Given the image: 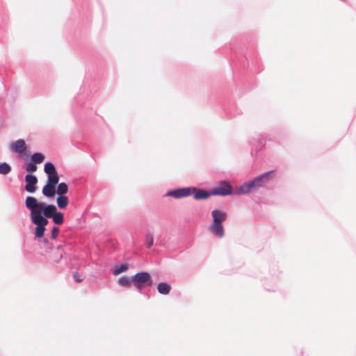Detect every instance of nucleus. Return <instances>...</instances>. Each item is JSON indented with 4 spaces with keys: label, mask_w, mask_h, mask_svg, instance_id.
Listing matches in <instances>:
<instances>
[{
    "label": "nucleus",
    "mask_w": 356,
    "mask_h": 356,
    "mask_svg": "<svg viewBox=\"0 0 356 356\" xmlns=\"http://www.w3.org/2000/svg\"><path fill=\"white\" fill-rule=\"evenodd\" d=\"M232 188L227 181H220L218 186L212 188L210 191L203 189H197L195 187L182 188L174 191H168L167 196H170L175 199L188 197L193 195L196 200L207 199L211 195L225 196L231 194Z\"/></svg>",
    "instance_id": "obj_1"
},
{
    "label": "nucleus",
    "mask_w": 356,
    "mask_h": 356,
    "mask_svg": "<svg viewBox=\"0 0 356 356\" xmlns=\"http://www.w3.org/2000/svg\"><path fill=\"white\" fill-rule=\"evenodd\" d=\"M26 205L31 211L32 222L37 225L35 229V237L42 238L48 223V220L42 216V204L38 202H26Z\"/></svg>",
    "instance_id": "obj_2"
},
{
    "label": "nucleus",
    "mask_w": 356,
    "mask_h": 356,
    "mask_svg": "<svg viewBox=\"0 0 356 356\" xmlns=\"http://www.w3.org/2000/svg\"><path fill=\"white\" fill-rule=\"evenodd\" d=\"M275 176L276 172L275 170H271L265 172L255 177L253 180L241 185L240 187L238 188L237 193H248L252 191V190H255L260 187H263L266 184H268L271 179H273Z\"/></svg>",
    "instance_id": "obj_3"
},
{
    "label": "nucleus",
    "mask_w": 356,
    "mask_h": 356,
    "mask_svg": "<svg viewBox=\"0 0 356 356\" xmlns=\"http://www.w3.org/2000/svg\"><path fill=\"white\" fill-rule=\"evenodd\" d=\"M213 222L209 227V230L218 238H222L225 235L222 222L227 218V213L220 210H213L211 213Z\"/></svg>",
    "instance_id": "obj_4"
},
{
    "label": "nucleus",
    "mask_w": 356,
    "mask_h": 356,
    "mask_svg": "<svg viewBox=\"0 0 356 356\" xmlns=\"http://www.w3.org/2000/svg\"><path fill=\"white\" fill-rule=\"evenodd\" d=\"M134 278V284L138 290H141L145 283H147L149 286H151L152 284V280L149 273L147 272H142L136 273L133 276Z\"/></svg>",
    "instance_id": "obj_5"
},
{
    "label": "nucleus",
    "mask_w": 356,
    "mask_h": 356,
    "mask_svg": "<svg viewBox=\"0 0 356 356\" xmlns=\"http://www.w3.org/2000/svg\"><path fill=\"white\" fill-rule=\"evenodd\" d=\"M58 180L55 177H48L47 184L43 187L42 193L49 198H52L56 193V186Z\"/></svg>",
    "instance_id": "obj_6"
},
{
    "label": "nucleus",
    "mask_w": 356,
    "mask_h": 356,
    "mask_svg": "<svg viewBox=\"0 0 356 356\" xmlns=\"http://www.w3.org/2000/svg\"><path fill=\"white\" fill-rule=\"evenodd\" d=\"M26 149L27 145L23 139H19L10 144L11 151L15 153H24Z\"/></svg>",
    "instance_id": "obj_7"
},
{
    "label": "nucleus",
    "mask_w": 356,
    "mask_h": 356,
    "mask_svg": "<svg viewBox=\"0 0 356 356\" xmlns=\"http://www.w3.org/2000/svg\"><path fill=\"white\" fill-rule=\"evenodd\" d=\"M26 186L25 188L28 192L33 193L35 190V185L38 182V179L32 175H27L25 177Z\"/></svg>",
    "instance_id": "obj_8"
},
{
    "label": "nucleus",
    "mask_w": 356,
    "mask_h": 356,
    "mask_svg": "<svg viewBox=\"0 0 356 356\" xmlns=\"http://www.w3.org/2000/svg\"><path fill=\"white\" fill-rule=\"evenodd\" d=\"M68 191V186L65 183H60L58 184L57 189L56 190V193L58 195L56 200H67L68 197L65 196Z\"/></svg>",
    "instance_id": "obj_9"
},
{
    "label": "nucleus",
    "mask_w": 356,
    "mask_h": 356,
    "mask_svg": "<svg viewBox=\"0 0 356 356\" xmlns=\"http://www.w3.org/2000/svg\"><path fill=\"white\" fill-rule=\"evenodd\" d=\"M44 170L48 174V177H55L56 179L59 180L58 173L53 163L49 162L45 163Z\"/></svg>",
    "instance_id": "obj_10"
},
{
    "label": "nucleus",
    "mask_w": 356,
    "mask_h": 356,
    "mask_svg": "<svg viewBox=\"0 0 356 356\" xmlns=\"http://www.w3.org/2000/svg\"><path fill=\"white\" fill-rule=\"evenodd\" d=\"M42 211H43L45 217L51 218L57 212V209L54 205L49 204L45 207H42Z\"/></svg>",
    "instance_id": "obj_11"
},
{
    "label": "nucleus",
    "mask_w": 356,
    "mask_h": 356,
    "mask_svg": "<svg viewBox=\"0 0 356 356\" xmlns=\"http://www.w3.org/2000/svg\"><path fill=\"white\" fill-rule=\"evenodd\" d=\"M118 284L124 287H130L131 283H134L133 277H129L127 276L120 277L118 282Z\"/></svg>",
    "instance_id": "obj_12"
},
{
    "label": "nucleus",
    "mask_w": 356,
    "mask_h": 356,
    "mask_svg": "<svg viewBox=\"0 0 356 356\" xmlns=\"http://www.w3.org/2000/svg\"><path fill=\"white\" fill-rule=\"evenodd\" d=\"M171 286L165 282H161L158 285V291L161 294L167 295L170 293Z\"/></svg>",
    "instance_id": "obj_13"
},
{
    "label": "nucleus",
    "mask_w": 356,
    "mask_h": 356,
    "mask_svg": "<svg viewBox=\"0 0 356 356\" xmlns=\"http://www.w3.org/2000/svg\"><path fill=\"white\" fill-rule=\"evenodd\" d=\"M44 160V156L42 153H35L31 156V161L35 164L42 163Z\"/></svg>",
    "instance_id": "obj_14"
},
{
    "label": "nucleus",
    "mask_w": 356,
    "mask_h": 356,
    "mask_svg": "<svg viewBox=\"0 0 356 356\" xmlns=\"http://www.w3.org/2000/svg\"><path fill=\"white\" fill-rule=\"evenodd\" d=\"M51 218L56 225H62L64 222L63 214L60 212H56Z\"/></svg>",
    "instance_id": "obj_15"
},
{
    "label": "nucleus",
    "mask_w": 356,
    "mask_h": 356,
    "mask_svg": "<svg viewBox=\"0 0 356 356\" xmlns=\"http://www.w3.org/2000/svg\"><path fill=\"white\" fill-rule=\"evenodd\" d=\"M128 268H129V266L127 264L116 266L113 271V274L115 275H118L126 271L128 269Z\"/></svg>",
    "instance_id": "obj_16"
},
{
    "label": "nucleus",
    "mask_w": 356,
    "mask_h": 356,
    "mask_svg": "<svg viewBox=\"0 0 356 356\" xmlns=\"http://www.w3.org/2000/svg\"><path fill=\"white\" fill-rule=\"evenodd\" d=\"M11 170L10 166L6 163H2L0 164V174L7 175Z\"/></svg>",
    "instance_id": "obj_17"
},
{
    "label": "nucleus",
    "mask_w": 356,
    "mask_h": 356,
    "mask_svg": "<svg viewBox=\"0 0 356 356\" xmlns=\"http://www.w3.org/2000/svg\"><path fill=\"white\" fill-rule=\"evenodd\" d=\"M145 242L147 243V248H150L154 243V236L151 233H148L145 236Z\"/></svg>",
    "instance_id": "obj_18"
},
{
    "label": "nucleus",
    "mask_w": 356,
    "mask_h": 356,
    "mask_svg": "<svg viewBox=\"0 0 356 356\" xmlns=\"http://www.w3.org/2000/svg\"><path fill=\"white\" fill-rule=\"evenodd\" d=\"M26 170L29 172H33L37 170V166L36 164H35L33 162L31 161L30 163H28L26 165Z\"/></svg>",
    "instance_id": "obj_19"
},
{
    "label": "nucleus",
    "mask_w": 356,
    "mask_h": 356,
    "mask_svg": "<svg viewBox=\"0 0 356 356\" xmlns=\"http://www.w3.org/2000/svg\"><path fill=\"white\" fill-rule=\"evenodd\" d=\"M59 233V229L57 227H54L51 230V238L55 239Z\"/></svg>",
    "instance_id": "obj_20"
},
{
    "label": "nucleus",
    "mask_w": 356,
    "mask_h": 356,
    "mask_svg": "<svg viewBox=\"0 0 356 356\" xmlns=\"http://www.w3.org/2000/svg\"><path fill=\"white\" fill-rule=\"evenodd\" d=\"M73 277L75 280V281L77 282H81L83 280L82 277H81L79 274L78 273H76V272L73 273Z\"/></svg>",
    "instance_id": "obj_21"
},
{
    "label": "nucleus",
    "mask_w": 356,
    "mask_h": 356,
    "mask_svg": "<svg viewBox=\"0 0 356 356\" xmlns=\"http://www.w3.org/2000/svg\"><path fill=\"white\" fill-rule=\"evenodd\" d=\"M58 206L60 209H63L67 206L68 202H57Z\"/></svg>",
    "instance_id": "obj_22"
},
{
    "label": "nucleus",
    "mask_w": 356,
    "mask_h": 356,
    "mask_svg": "<svg viewBox=\"0 0 356 356\" xmlns=\"http://www.w3.org/2000/svg\"><path fill=\"white\" fill-rule=\"evenodd\" d=\"M26 200H30V201H32V200H36L35 197H31V196H29V197H26Z\"/></svg>",
    "instance_id": "obj_23"
}]
</instances>
